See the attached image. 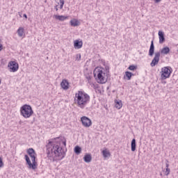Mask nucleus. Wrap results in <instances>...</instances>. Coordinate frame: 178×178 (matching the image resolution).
Masks as SVG:
<instances>
[{"label":"nucleus","mask_w":178,"mask_h":178,"mask_svg":"<svg viewBox=\"0 0 178 178\" xmlns=\"http://www.w3.org/2000/svg\"><path fill=\"white\" fill-rule=\"evenodd\" d=\"M162 0H154L155 3H159Z\"/></svg>","instance_id":"obj_31"},{"label":"nucleus","mask_w":178,"mask_h":178,"mask_svg":"<svg viewBox=\"0 0 178 178\" xmlns=\"http://www.w3.org/2000/svg\"><path fill=\"white\" fill-rule=\"evenodd\" d=\"M47 157L50 161L55 162V158H58V161H62L66 156V152L63 148L60 147V138H51L46 145Z\"/></svg>","instance_id":"obj_1"},{"label":"nucleus","mask_w":178,"mask_h":178,"mask_svg":"<svg viewBox=\"0 0 178 178\" xmlns=\"http://www.w3.org/2000/svg\"><path fill=\"white\" fill-rule=\"evenodd\" d=\"M172 72L173 70L172 67H163L161 68V80H166V79H169L170 77V74H172Z\"/></svg>","instance_id":"obj_6"},{"label":"nucleus","mask_w":178,"mask_h":178,"mask_svg":"<svg viewBox=\"0 0 178 178\" xmlns=\"http://www.w3.org/2000/svg\"><path fill=\"white\" fill-rule=\"evenodd\" d=\"M33 120H35V118H33Z\"/></svg>","instance_id":"obj_39"},{"label":"nucleus","mask_w":178,"mask_h":178,"mask_svg":"<svg viewBox=\"0 0 178 178\" xmlns=\"http://www.w3.org/2000/svg\"><path fill=\"white\" fill-rule=\"evenodd\" d=\"M170 52V48L169 47L166 46L163 47L160 51V56L161 55H168Z\"/></svg>","instance_id":"obj_12"},{"label":"nucleus","mask_w":178,"mask_h":178,"mask_svg":"<svg viewBox=\"0 0 178 178\" xmlns=\"http://www.w3.org/2000/svg\"><path fill=\"white\" fill-rule=\"evenodd\" d=\"M81 121L84 127H90V126L92 124V122L91 121V120L86 116L81 117Z\"/></svg>","instance_id":"obj_9"},{"label":"nucleus","mask_w":178,"mask_h":178,"mask_svg":"<svg viewBox=\"0 0 178 178\" xmlns=\"http://www.w3.org/2000/svg\"><path fill=\"white\" fill-rule=\"evenodd\" d=\"M71 26L72 27H77V26H79V20L76 19H73L70 22Z\"/></svg>","instance_id":"obj_19"},{"label":"nucleus","mask_w":178,"mask_h":178,"mask_svg":"<svg viewBox=\"0 0 178 178\" xmlns=\"http://www.w3.org/2000/svg\"><path fill=\"white\" fill-rule=\"evenodd\" d=\"M9 71L15 73L17 70H19V63H16V61H10L8 63Z\"/></svg>","instance_id":"obj_8"},{"label":"nucleus","mask_w":178,"mask_h":178,"mask_svg":"<svg viewBox=\"0 0 178 178\" xmlns=\"http://www.w3.org/2000/svg\"><path fill=\"white\" fill-rule=\"evenodd\" d=\"M27 153L31 158L32 163L31 161H30V157H29V156L26 154L24 156V158L26 162V165H28L29 169H33L34 170L37 169V161H35V159L37 158L35 155H37V154L35 153V150H34V149L33 148H29L27 150Z\"/></svg>","instance_id":"obj_3"},{"label":"nucleus","mask_w":178,"mask_h":178,"mask_svg":"<svg viewBox=\"0 0 178 178\" xmlns=\"http://www.w3.org/2000/svg\"><path fill=\"white\" fill-rule=\"evenodd\" d=\"M160 58H161V52H159V51L156 52L154 54V57L150 63V66L152 67H154V66H156V65H158V63H159Z\"/></svg>","instance_id":"obj_7"},{"label":"nucleus","mask_w":178,"mask_h":178,"mask_svg":"<svg viewBox=\"0 0 178 178\" xmlns=\"http://www.w3.org/2000/svg\"><path fill=\"white\" fill-rule=\"evenodd\" d=\"M2 166H3V161L2 157H0V168H2Z\"/></svg>","instance_id":"obj_28"},{"label":"nucleus","mask_w":178,"mask_h":178,"mask_svg":"<svg viewBox=\"0 0 178 178\" xmlns=\"http://www.w3.org/2000/svg\"><path fill=\"white\" fill-rule=\"evenodd\" d=\"M122 106H123V104H122V101L115 102V108H117V109H120Z\"/></svg>","instance_id":"obj_22"},{"label":"nucleus","mask_w":178,"mask_h":178,"mask_svg":"<svg viewBox=\"0 0 178 178\" xmlns=\"http://www.w3.org/2000/svg\"><path fill=\"white\" fill-rule=\"evenodd\" d=\"M20 114L24 119H29L34 115V111H33V108L29 104H24L20 108Z\"/></svg>","instance_id":"obj_4"},{"label":"nucleus","mask_w":178,"mask_h":178,"mask_svg":"<svg viewBox=\"0 0 178 178\" xmlns=\"http://www.w3.org/2000/svg\"><path fill=\"white\" fill-rule=\"evenodd\" d=\"M154 54H155V46L154 45V40H152L149 49V56H154Z\"/></svg>","instance_id":"obj_10"},{"label":"nucleus","mask_w":178,"mask_h":178,"mask_svg":"<svg viewBox=\"0 0 178 178\" xmlns=\"http://www.w3.org/2000/svg\"><path fill=\"white\" fill-rule=\"evenodd\" d=\"M54 9H56V10L58 11V6H56L54 7Z\"/></svg>","instance_id":"obj_36"},{"label":"nucleus","mask_w":178,"mask_h":178,"mask_svg":"<svg viewBox=\"0 0 178 178\" xmlns=\"http://www.w3.org/2000/svg\"><path fill=\"white\" fill-rule=\"evenodd\" d=\"M19 37H23V34H24V28L23 27H19L18 29H17V31Z\"/></svg>","instance_id":"obj_20"},{"label":"nucleus","mask_w":178,"mask_h":178,"mask_svg":"<svg viewBox=\"0 0 178 178\" xmlns=\"http://www.w3.org/2000/svg\"><path fill=\"white\" fill-rule=\"evenodd\" d=\"M74 151L76 155H80V154H81V147L80 146H76Z\"/></svg>","instance_id":"obj_21"},{"label":"nucleus","mask_w":178,"mask_h":178,"mask_svg":"<svg viewBox=\"0 0 178 178\" xmlns=\"http://www.w3.org/2000/svg\"><path fill=\"white\" fill-rule=\"evenodd\" d=\"M107 68H108V69H109V67H108ZM107 68H106V70H108V69H107Z\"/></svg>","instance_id":"obj_37"},{"label":"nucleus","mask_w":178,"mask_h":178,"mask_svg":"<svg viewBox=\"0 0 178 178\" xmlns=\"http://www.w3.org/2000/svg\"><path fill=\"white\" fill-rule=\"evenodd\" d=\"M54 19H56V20H59L60 22H64V20H66V19H67V17L65 15H54Z\"/></svg>","instance_id":"obj_16"},{"label":"nucleus","mask_w":178,"mask_h":178,"mask_svg":"<svg viewBox=\"0 0 178 178\" xmlns=\"http://www.w3.org/2000/svg\"><path fill=\"white\" fill-rule=\"evenodd\" d=\"M92 79V75H90V76H87L86 79L88 80L89 84H91V79Z\"/></svg>","instance_id":"obj_27"},{"label":"nucleus","mask_w":178,"mask_h":178,"mask_svg":"<svg viewBox=\"0 0 178 178\" xmlns=\"http://www.w3.org/2000/svg\"><path fill=\"white\" fill-rule=\"evenodd\" d=\"M159 44H163L165 41V33L162 31H159Z\"/></svg>","instance_id":"obj_14"},{"label":"nucleus","mask_w":178,"mask_h":178,"mask_svg":"<svg viewBox=\"0 0 178 178\" xmlns=\"http://www.w3.org/2000/svg\"><path fill=\"white\" fill-rule=\"evenodd\" d=\"M74 101L79 108L84 109L90 102V95L83 91L79 90L78 93L75 94Z\"/></svg>","instance_id":"obj_2"},{"label":"nucleus","mask_w":178,"mask_h":178,"mask_svg":"<svg viewBox=\"0 0 178 178\" xmlns=\"http://www.w3.org/2000/svg\"><path fill=\"white\" fill-rule=\"evenodd\" d=\"M165 167H166V169H165V175L166 176H168V175H170V168H169V163H166L165 164Z\"/></svg>","instance_id":"obj_24"},{"label":"nucleus","mask_w":178,"mask_h":178,"mask_svg":"<svg viewBox=\"0 0 178 178\" xmlns=\"http://www.w3.org/2000/svg\"><path fill=\"white\" fill-rule=\"evenodd\" d=\"M76 59H77V60H80V59H81V54H76Z\"/></svg>","instance_id":"obj_29"},{"label":"nucleus","mask_w":178,"mask_h":178,"mask_svg":"<svg viewBox=\"0 0 178 178\" xmlns=\"http://www.w3.org/2000/svg\"><path fill=\"white\" fill-rule=\"evenodd\" d=\"M136 147L137 144L136 143V138H134L131 142V150L132 151V152H134V151H136Z\"/></svg>","instance_id":"obj_18"},{"label":"nucleus","mask_w":178,"mask_h":178,"mask_svg":"<svg viewBox=\"0 0 178 178\" xmlns=\"http://www.w3.org/2000/svg\"><path fill=\"white\" fill-rule=\"evenodd\" d=\"M60 9H63V4H60Z\"/></svg>","instance_id":"obj_34"},{"label":"nucleus","mask_w":178,"mask_h":178,"mask_svg":"<svg viewBox=\"0 0 178 178\" xmlns=\"http://www.w3.org/2000/svg\"><path fill=\"white\" fill-rule=\"evenodd\" d=\"M83 161L86 163H90V162H91V161H92V157L91 156V154H85L83 156Z\"/></svg>","instance_id":"obj_15"},{"label":"nucleus","mask_w":178,"mask_h":178,"mask_svg":"<svg viewBox=\"0 0 178 178\" xmlns=\"http://www.w3.org/2000/svg\"><path fill=\"white\" fill-rule=\"evenodd\" d=\"M94 76L95 77V79L98 83L100 84H104V83H106V78H105V73L102 70H98L97 71H95L94 72Z\"/></svg>","instance_id":"obj_5"},{"label":"nucleus","mask_w":178,"mask_h":178,"mask_svg":"<svg viewBox=\"0 0 178 178\" xmlns=\"http://www.w3.org/2000/svg\"><path fill=\"white\" fill-rule=\"evenodd\" d=\"M24 17H25V19H27V15L26 14H24Z\"/></svg>","instance_id":"obj_35"},{"label":"nucleus","mask_w":178,"mask_h":178,"mask_svg":"<svg viewBox=\"0 0 178 178\" xmlns=\"http://www.w3.org/2000/svg\"><path fill=\"white\" fill-rule=\"evenodd\" d=\"M63 145H65V147H66V140L63 141Z\"/></svg>","instance_id":"obj_33"},{"label":"nucleus","mask_w":178,"mask_h":178,"mask_svg":"<svg viewBox=\"0 0 178 178\" xmlns=\"http://www.w3.org/2000/svg\"><path fill=\"white\" fill-rule=\"evenodd\" d=\"M3 46H2L1 44H0V51H1V49H3Z\"/></svg>","instance_id":"obj_32"},{"label":"nucleus","mask_w":178,"mask_h":178,"mask_svg":"<svg viewBox=\"0 0 178 178\" xmlns=\"http://www.w3.org/2000/svg\"><path fill=\"white\" fill-rule=\"evenodd\" d=\"M61 88L63 90H69V81L67 79H63L60 83Z\"/></svg>","instance_id":"obj_11"},{"label":"nucleus","mask_w":178,"mask_h":178,"mask_svg":"<svg viewBox=\"0 0 178 178\" xmlns=\"http://www.w3.org/2000/svg\"><path fill=\"white\" fill-rule=\"evenodd\" d=\"M60 5H65V0H60Z\"/></svg>","instance_id":"obj_30"},{"label":"nucleus","mask_w":178,"mask_h":178,"mask_svg":"<svg viewBox=\"0 0 178 178\" xmlns=\"http://www.w3.org/2000/svg\"><path fill=\"white\" fill-rule=\"evenodd\" d=\"M1 79H0V85H1Z\"/></svg>","instance_id":"obj_38"},{"label":"nucleus","mask_w":178,"mask_h":178,"mask_svg":"<svg viewBox=\"0 0 178 178\" xmlns=\"http://www.w3.org/2000/svg\"><path fill=\"white\" fill-rule=\"evenodd\" d=\"M102 154L104 158H108V156H111V152H109V151L103 150Z\"/></svg>","instance_id":"obj_23"},{"label":"nucleus","mask_w":178,"mask_h":178,"mask_svg":"<svg viewBox=\"0 0 178 178\" xmlns=\"http://www.w3.org/2000/svg\"><path fill=\"white\" fill-rule=\"evenodd\" d=\"M74 47L75 48V49H80V48H81V47H83V41H79V40H76L74 42Z\"/></svg>","instance_id":"obj_13"},{"label":"nucleus","mask_w":178,"mask_h":178,"mask_svg":"<svg viewBox=\"0 0 178 178\" xmlns=\"http://www.w3.org/2000/svg\"><path fill=\"white\" fill-rule=\"evenodd\" d=\"M134 76V74L131 72L127 71L125 72V74L124 75V80H131V76Z\"/></svg>","instance_id":"obj_17"},{"label":"nucleus","mask_w":178,"mask_h":178,"mask_svg":"<svg viewBox=\"0 0 178 178\" xmlns=\"http://www.w3.org/2000/svg\"><path fill=\"white\" fill-rule=\"evenodd\" d=\"M128 69L129 70H136V69H137V66L131 65H129Z\"/></svg>","instance_id":"obj_26"},{"label":"nucleus","mask_w":178,"mask_h":178,"mask_svg":"<svg viewBox=\"0 0 178 178\" xmlns=\"http://www.w3.org/2000/svg\"><path fill=\"white\" fill-rule=\"evenodd\" d=\"M86 79H87V77H90V76H92V72H91V71H88V70H86L85 71V74H84Z\"/></svg>","instance_id":"obj_25"}]
</instances>
